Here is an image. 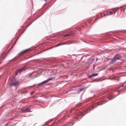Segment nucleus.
Returning <instances> with one entry per match:
<instances>
[{
    "mask_svg": "<svg viewBox=\"0 0 126 126\" xmlns=\"http://www.w3.org/2000/svg\"><path fill=\"white\" fill-rule=\"evenodd\" d=\"M121 59L120 57H114V58L111 60L110 61V63H115V61L117 60V59Z\"/></svg>",
    "mask_w": 126,
    "mask_h": 126,
    "instance_id": "1",
    "label": "nucleus"
},
{
    "mask_svg": "<svg viewBox=\"0 0 126 126\" xmlns=\"http://www.w3.org/2000/svg\"><path fill=\"white\" fill-rule=\"evenodd\" d=\"M25 70L26 68L25 67L21 68L20 69L18 70L16 72V75H17L18 73H20Z\"/></svg>",
    "mask_w": 126,
    "mask_h": 126,
    "instance_id": "2",
    "label": "nucleus"
},
{
    "mask_svg": "<svg viewBox=\"0 0 126 126\" xmlns=\"http://www.w3.org/2000/svg\"><path fill=\"white\" fill-rule=\"evenodd\" d=\"M10 84H11V86L17 87L19 85V82L17 81H15L12 83H11Z\"/></svg>",
    "mask_w": 126,
    "mask_h": 126,
    "instance_id": "3",
    "label": "nucleus"
},
{
    "mask_svg": "<svg viewBox=\"0 0 126 126\" xmlns=\"http://www.w3.org/2000/svg\"><path fill=\"white\" fill-rule=\"evenodd\" d=\"M31 110L29 108H26L25 109L22 110L21 112L23 113L25 112H31Z\"/></svg>",
    "mask_w": 126,
    "mask_h": 126,
    "instance_id": "4",
    "label": "nucleus"
},
{
    "mask_svg": "<svg viewBox=\"0 0 126 126\" xmlns=\"http://www.w3.org/2000/svg\"><path fill=\"white\" fill-rule=\"evenodd\" d=\"M53 79L51 78V79H47V80H45L42 83L39 84H44L45 83H46L48 81H49L50 80H52Z\"/></svg>",
    "mask_w": 126,
    "mask_h": 126,
    "instance_id": "5",
    "label": "nucleus"
},
{
    "mask_svg": "<svg viewBox=\"0 0 126 126\" xmlns=\"http://www.w3.org/2000/svg\"><path fill=\"white\" fill-rule=\"evenodd\" d=\"M98 75V74L97 73H94L93 74L91 75H90L89 76V78H91L92 77H93L95 76H97Z\"/></svg>",
    "mask_w": 126,
    "mask_h": 126,
    "instance_id": "6",
    "label": "nucleus"
},
{
    "mask_svg": "<svg viewBox=\"0 0 126 126\" xmlns=\"http://www.w3.org/2000/svg\"><path fill=\"white\" fill-rule=\"evenodd\" d=\"M30 49H28L26 50L23 51L21 52L19 54H22L24 53H25L26 52L30 50Z\"/></svg>",
    "mask_w": 126,
    "mask_h": 126,
    "instance_id": "7",
    "label": "nucleus"
},
{
    "mask_svg": "<svg viewBox=\"0 0 126 126\" xmlns=\"http://www.w3.org/2000/svg\"><path fill=\"white\" fill-rule=\"evenodd\" d=\"M72 35L71 34H67L66 35H63L64 37H67L70 36Z\"/></svg>",
    "mask_w": 126,
    "mask_h": 126,
    "instance_id": "8",
    "label": "nucleus"
},
{
    "mask_svg": "<svg viewBox=\"0 0 126 126\" xmlns=\"http://www.w3.org/2000/svg\"><path fill=\"white\" fill-rule=\"evenodd\" d=\"M117 11V10H114L112 12H113V14H115L116 12Z\"/></svg>",
    "mask_w": 126,
    "mask_h": 126,
    "instance_id": "9",
    "label": "nucleus"
},
{
    "mask_svg": "<svg viewBox=\"0 0 126 126\" xmlns=\"http://www.w3.org/2000/svg\"><path fill=\"white\" fill-rule=\"evenodd\" d=\"M113 14V12H110V13L108 14V15H112ZM107 14H106V15H107Z\"/></svg>",
    "mask_w": 126,
    "mask_h": 126,
    "instance_id": "10",
    "label": "nucleus"
},
{
    "mask_svg": "<svg viewBox=\"0 0 126 126\" xmlns=\"http://www.w3.org/2000/svg\"><path fill=\"white\" fill-rule=\"evenodd\" d=\"M84 89L83 88H80L79 89V90L80 91H82Z\"/></svg>",
    "mask_w": 126,
    "mask_h": 126,
    "instance_id": "11",
    "label": "nucleus"
},
{
    "mask_svg": "<svg viewBox=\"0 0 126 126\" xmlns=\"http://www.w3.org/2000/svg\"><path fill=\"white\" fill-rule=\"evenodd\" d=\"M72 111V110H68L67 111V112H69V113L71 112Z\"/></svg>",
    "mask_w": 126,
    "mask_h": 126,
    "instance_id": "12",
    "label": "nucleus"
},
{
    "mask_svg": "<svg viewBox=\"0 0 126 126\" xmlns=\"http://www.w3.org/2000/svg\"><path fill=\"white\" fill-rule=\"evenodd\" d=\"M106 16V15H104V16Z\"/></svg>",
    "mask_w": 126,
    "mask_h": 126,
    "instance_id": "13",
    "label": "nucleus"
}]
</instances>
